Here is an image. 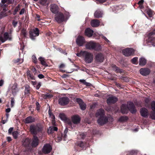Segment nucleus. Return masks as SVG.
<instances>
[{
  "mask_svg": "<svg viewBox=\"0 0 155 155\" xmlns=\"http://www.w3.org/2000/svg\"><path fill=\"white\" fill-rule=\"evenodd\" d=\"M86 48L90 50L100 51L102 49L101 46L98 43L91 41L87 43L85 45Z\"/></svg>",
  "mask_w": 155,
  "mask_h": 155,
  "instance_id": "nucleus-1",
  "label": "nucleus"
},
{
  "mask_svg": "<svg viewBox=\"0 0 155 155\" xmlns=\"http://www.w3.org/2000/svg\"><path fill=\"white\" fill-rule=\"evenodd\" d=\"M43 128V126L40 124L32 125L30 127V131L32 134L35 135L38 133L41 132Z\"/></svg>",
  "mask_w": 155,
  "mask_h": 155,
  "instance_id": "nucleus-2",
  "label": "nucleus"
},
{
  "mask_svg": "<svg viewBox=\"0 0 155 155\" xmlns=\"http://www.w3.org/2000/svg\"><path fill=\"white\" fill-rule=\"evenodd\" d=\"M68 19V17H65L63 14L61 12H59L55 15L54 19L58 23L66 21Z\"/></svg>",
  "mask_w": 155,
  "mask_h": 155,
  "instance_id": "nucleus-3",
  "label": "nucleus"
},
{
  "mask_svg": "<svg viewBox=\"0 0 155 155\" xmlns=\"http://www.w3.org/2000/svg\"><path fill=\"white\" fill-rule=\"evenodd\" d=\"M84 60L87 63H90L93 60V55L91 52L84 51V52L83 57Z\"/></svg>",
  "mask_w": 155,
  "mask_h": 155,
  "instance_id": "nucleus-4",
  "label": "nucleus"
},
{
  "mask_svg": "<svg viewBox=\"0 0 155 155\" xmlns=\"http://www.w3.org/2000/svg\"><path fill=\"white\" fill-rule=\"evenodd\" d=\"M39 35V29L35 28L33 29H30L29 31V38L32 40H35L36 37Z\"/></svg>",
  "mask_w": 155,
  "mask_h": 155,
  "instance_id": "nucleus-5",
  "label": "nucleus"
},
{
  "mask_svg": "<svg viewBox=\"0 0 155 155\" xmlns=\"http://www.w3.org/2000/svg\"><path fill=\"white\" fill-rule=\"evenodd\" d=\"M135 51V50L132 48H127L122 50L123 54L127 57L134 55Z\"/></svg>",
  "mask_w": 155,
  "mask_h": 155,
  "instance_id": "nucleus-6",
  "label": "nucleus"
},
{
  "mask_svg": "<svg viewBox=\"0 0 155 155\" xmlns=\"http://www.w3.org/2000/svg\"><path fill=\"white\" fill-rule=\"evenodd\" d=\"M3 36L4 38L2 37H0V41L2 43H4L7 40L9 41L12 40V36L11 34H9L8 32H5Z\"/></svg>",
  "mask_w": 155,
  "mask_h": 155,
  "instance_id": "nucleus-7",
  "label": "nucleus"
},
{
  "mask_svg": "<svg viewBox=\"0 0 155 155\" xmlns=\"http://www.w3.org/2000/svg\"><path fill=\"white\" fill-rule=\"evenodd\" d=\"M94 59L97 63L102 62L104 59V55L101 53H97L95 55Z\"/></svg>",
  "mask_w": 155,
  "mask_h": 155,
  "instance_id": "nucleus-8",
  "label": "nucleus"
},
{
  "mask_svg": "<svg viewBox=\"0 0 155 155\" xmlns=\"http://www.w3.org/2000/svg\"><path fill=\"white\" fill-rule=\"evenodd\" d=\"M69 102V99L66 97H61L58 100L59 104L61 105H66L68 104Z\"/></svg>",
  "mask_w": 155,
  "mask_h": 155,
  "instance_id": "nucleus-9",
  "label": "nucleus"
},
{
  "mask_svg": "<svg viewBox=\"0 0 155 155\" xmlns=\"http://www.w3.org/2000/svg\"><path fill=\"white\" fill-rule=\"evenodd\" d=\"M127 108L132 114H135L137 110L133 102H128L127 103Z\"/></svg>",
  "mask_w": 155,
  "mask_h": 155,
  "instance_id": "nucleus-10",
  "label": "nucleus"
},
{
  "mask_svg": "<svg viewBox=\"0 0 155 155\" xmlns=\"http://www.w3.org/2000/svg\"><path fill=\"white\" fill-rule=\"evenodd\" d=\"M108 119L105 116L102 117H99L97 121L98 124L100 125H103L106 124L108 122Z\"/></svg>",
  "mask_w": 155,
  "mask_h": 155,
  "instance_id": "nucleus-11",
  "label": "nucleus"
},
{
  "mask_svg": "<svg viewBox=\"0 0 155 155\" xmlns=\"http://www.w3.org/2000/svg\"><path fill=\"white\" fill-rule=\"evenodd\" d=\"M52 149L51 146L49 144H47L43 146L42 151L44 154H48L51 151Z\"/></svg>",
  "mask_w": 155,
  "mask_h": 155,
  "instance_id": "nucleus-12",
  "label": "nucleus"
},
{
  "mask_svg": "<svg viewBox=\"0 0 155 155\" xmlns=\"http://www.w3.org/2000/svg\"><path fill=\"white\" fill-rule=\"evenodd\" d=\"M76 42L78 46H81L85 43V40L83 37L79 35L76 40Z\"/></svg>",
  "mask_w": 155,
  "mask_h": 155,
  "instance_id": "nucleus-13",
  "label": "nucleus"
},
{
  "mask_svg": "<svg viewBox=\"0 0 155 155\" xmlns=\"http://www.w3.org/2000/svg\"><path fill=\"white\" fill-rule=\"evenodd\" d=\"M118 101L117 98L115 96L109 97L107 100V103L108 104H111L115 103Z\"/></svg>",
  "mask_w": 155,
  "mask_h": 155,
  "instance_id": "nucleus-14",
  "label": "nucleus"
},
{
  "mask_svg": "<svg viewBox=\"0 0 155 155\" xmlns=\"http://www.w3.org/2000/svg\"><path fill=\"white\" fill-rule=\"evenodd\" d=\"M140 72L141 75L146 76L149 74L150 73V70L147 68H143L140 69Z\"/></svg>",
  "mask_w": 155,
  "mask_h": 155,
  "instance_id": "nucleus-15",
  "label": "nucleus"
},
{
  "mask_svg": "<svg viewBox=\"0 0 155 155\" xmlns=\"http://www.w3.org/2000/svg\"><path fill=\"white\" fill-rule=\"evenodd\" d=\"M76 100L77 102L79 104L81 109L82 110H85L86 105L82 100L80 98H77L76 99Z\"/></svg>",
  "mask_w": 155,
  "mask_h": 155,
  "instance_id": "nucleus-16",
  "label": "nucleus"
},
{
  "mask_svg": "<svg viewBox=\"0 0 155 155\" xmlns=\"http://www.w3.org/2000/svg\"><path fill=\"white\" fill-rule=\"evenodd\" d=\"M72 121L74 124H77L80 123L81 118L78 115H75L72 117Z\"/></svg>",
  "mask_w": 155,
  "mask_h": 155,
  "instance_id": "nucleus-17",
  "label": "nucleus"
},
{
  "mask_svg": "<svg viewBox=\"0 0 155 155\" xmlns=\"http://www.w3.org/2000/svg\"><path fill=\"white\" fill-rule=\"evenodd\" d=\"M94 31L89 28H87L85 30V35L88 37H91L93 35Z\"/></svg>",
  "mask_w": 155,
  "mask_h": 155,
  "instance_id": "nucleus-18",
  "label": "nucleus"
},
{
  "mask_svg": "<svg viewBox=\"0 0 155 155\" xmlns=\"http://www.w3.org/2000/svg\"><path fill=\"white\" fill-rule=\"evenodd\" d=\"M104 110L102 109L98 110L95 114V116L97 117H101L105 116Z\"/></svg>",
  "mask_w": 155,
  "mask_h": 155,
  "instance_id": "nucleus-19",
  "label": "nucleus"
},
{
  "mask_svg": "<svg viewBox=\"0 0 155 155\" xmlns=\"http://www.w3.org/2000/svg\"><path fill=\"white\" fill-rule=\"evenodd\" d=\"M100 22L98 20L94 19L91 22V26L93 27H97L100 25Z\"/></svg>",
  "mask_w": 155,
  "mask_h": 155,
  "instance_id": "nucleus-20",
  "label": "nucleus"
},
{
  "mask_svg": "<svg viewBox=\"0 0 155 155\" xmlns=\"http://www.w3.org/2000/svg\"><path fill=\"white\" fill-rule=\"evenodd\" d=\"M140 113L141 115L145 117H147L148 113L147 110L145 108H142L140 109Z\"/></svg>",
  "mask_w": 155,
  "mask_h": 155,
  "instance_id": "nucleus-21",
  "label": "nucleus"
},
{
  "mask_svg": "<svg viewBox=\"0 0 155 155\" xmlns=\"http://www.w3.org/2000/svg\"><path fill=\"white\" fill-rule=\"evenodd\" d=\"M31 140L28 138L23 140L22 141V145L25 147H29L30 145Z\"/></svg>",
  "mask_w": 155,
  "mask_h": 155,
  "instance_id": "nucleus-22",
  "label": "nucleus"
},
{
  "mask_svg": "<svg viewBox=\"0 0 155 155\" xmlns=\"http://www.w3.org/2000/svg\"><path fill=\"white\" fill-rule=\"evenodd\" d=\"M50 10L52 12L56 14L58 11V7L55 5H51Z\"/></svg>",
  "mask_w": 155,
  "mask_h": 155,
  "instance_id": "nucleus-23",
  "label": "nucleus"
},
{
  "mask_svg": "<svg viewBox=\"0 0 155 155\" xmlns=\"http://www.w3.org/2000/svg\"><path fill=\"white\" fill-rule=\"evenodd\" d=\"M38 144V137L36 136H34V139L31 143L32 147H35L37 146Z\"/></svg>",
  "mask_w": 155,
  "mask_h": 155,
  "instance_id": "nucleus-24",
  "label": "nucleus"
},
{
  "mask_svg": "<svg viewBox=\"0 0 155 155\" xmlns=\"http://www.w3.org/2000/svg\"><path fill=\"white\" fill-rule=\"evenodd\" d=\"M58 128L56 127H50L48 130V133L49 134H51L54 133V131H57Z\"/></svg>",
  "mask_w": 155,
  "mask_h": 155,
  "instance_id": "nucleus-25",
  "label": "nucleus"
},
{
  "mask_svg": "<svg viewBox=\"0 0 155 155\" xmlns=\"http://www.w3.org/2000/svg\"><path fill=\"white\" fill-rule=\"evenodd\" d=\"M102 12L99 10H97L94 13V16L95 18H99L102 16Z\"/></svg>",
  "mask_w": 155,
  "mask_h": 155,
  "instance_id": "nucleus-26",
  "label": "nucleus"
},
{
  "mask_svg": "<svg viewBox=\"0 0 155 155\" xmlns=\"http://www.w3.org/2000/svg\"><path fill=\"white\" fill-rule=\"evenodd\" d=\"M35 119L33 117L29 116L27 117L25 119V122L27 124H29L34 122Z\"/></svg>",
  "mask_w": 155,
  "mask_h": 155,
  "instance_id": "nucleus-27",
  "label": "nucleus"
},
{
  "mask_svg": "<svg viewBox=\"0 0 155 155\" xmlns=\"http://www.w3.org/2000/svg\"><path fill=\"white\" fill-rule=\"evenodd\" d=\"M121 111L123 114H126L127 113L128 110L125 104H122L121 107Z\"/></svg>",
  "mask_w": 155,
  "mask_h": 155,
  "instance_id": "nucleus-28",
  "label": "nucleus"
},
{
  "mask_svg": "<svg viewBox=\"0 0 155 155\" xmlns=\"http://www.w3.org/2000/svg\"><path fill=\"white\" fill-rule=\"evenodd\" d=\"M147 63V61L145 58H141L139 59V64L141 66L145 65Z\"/></svg>",
  "mask_w": 155,
  "mask_h": 155,
  "instance_id": "nucleus-29",
  "label": "nucleus"
},
{
  "mask_svg": "<svg viewBox=\"0 0 155 155\" xmlns=\"http://www.w3.org/2000/svg\"><path fill=\"white\" fill-rule=\"evenodd\" d=\"M26 74L28 79L30 78L31 80H35V77L31 74V71L28 69L27 71Z\"/></svg>",
  "mask_w": 155,
  "mask_h": 155,
  "instance_id": "nucleus-30",
  "label": "nucleus"
},
{
  "mask_svg": "<svg viewBox=\"0 0 155 155\" xmlns=\"http://www.w3.org/2000/svg\"><path fill=\"white\" fill-rule=\"evenodd\" d=\"M113 70L117 72L122 73L123 72V70L119 68L118 67L116 66L115 65H113L111 67Z\"/></svg>",
  "mask_w": 155,
  "mask_h": 155,
  "instance_id": "nucleus-31",
  "label": "nucleus"
},
{
  "mask_svg": "<svg viewBox=\"0 0 155 155\" xmlns=\"http://www.w3.org/2000/svg\"><path fill=\"white\" fill-rule=\"evenodd\" d=\"M38 59L40 61L42 65L46 67L48 66V65L47 64L45 61V59L44 58L40 57Z\"/></svg>",
  "mask_w": 155,
  "mask_h": 155,
  "instance_id": "nucleus-32",
  "label": "nucleus"
},
{
  "mask_svg": "<svg viewBox=\"0 0 155 155\" xmlns=\"http://www.w3.org/2000/svg\"><path fill=\"white\" fill-rule=\"evenodd\" d=\"M30 90V87L29 85H26L25 86V94H28Z\"/></svg>",
  "mask_w": 155,
  "mask_h": 155,
  "instance_id": "nucleus-33",
  "label": "nucleus"
},
{
  "mask_svg": "<svg viewBox=\"0 0 155 155\" xmlns=\"http://www.w3.org/2000/svg\"><path fill=\"white\" fill-rule=\"evenodd\" d=\"M78 146L83 149H84L86 148V144L85 142L82 141H80L78 144Z\"/></svg>",
  "mask_w": 155,
  "mask_h": 155,
  "instance_id": "nucleus-34",
  "label": "nucleus"
},
{
  "mask_svg": "<svg viewBox=\"0 0 155 155\" xmlns=\"http://www.w3.org/2000/svg\"><path fill=\"white\" fill-rule=\"evenodd\" d=\"M128 119V118L127 117L124 116H121L119 119L118 120L120 122H125Z\"/></svg>",
  "mask_w": 155,
  "mask_h": 155,
  "instance_id": "nucleus-35",
  "label": "nucleus"
},
{
  "mask_svg": "<svg viewBox=\"0 0 155 155\" xmlns=\"http://www.w3.org/2000/svg\"><path fill=\"white\" fill-rule=\"evenodd\" d=\"M148 43H153L155 42V37L152 36L151 37H148V38L147 40Z\"/></svg>",
  "mask_w": 155,
  "mask_h": 155,
  "instance_id": "nucleus-36",
  "label": "nucleus"
},
{
  "mask_svg": "<svg viewBox=\"0 0 155 155\" xmlns=\"http://www.w3.org/2000/svg\"><path fill=\"white\" fill-rule=\"evenodd\" d=\"M42 96L45 99L50 98L53 97V95L51 94L47 93L46 94H42Z\"/></svg>",
  "mask_w": 155,
  "mask_h": 155,
  "instance_id": "nucleus-37",
  "label": "nucleus"
},
{
  "mask_svg": "<svg viewBox=\"0 0 155 155\" xmlns=\"http://www.w3.org/2000/svg\"><path fill=\"white\" fill-rule=\"evenodd\" d=\"M39 3L42 5H46L47 4V0H39Z\"/></svg>",
  "mask_w": 155,
  "mask_h": 155,
  "instance_id": "nucleus-38",
  "label": "nucleus"
},
{
  "mask_svg": "<svg viewBox=\"0 0 155 155\" xmlns=\"http://www.w3.org/2000/svg\"><path fill=\"white\" fill-rule=\"evenodd\" d=\"M59 117L62 120H66L67 118L65 115L64 114H60L59 115Z\"/></svg>",
  "mask_w": 155,
  "mask_h": 155,
  "instance_id": "nucleus-39",
  "label": "nucleus"
},
{
  "mask_svg": "<svg viewBox=\"0 0 155 155\" xmlns=\"http://www.w3.org/2000/svg\"><path fill=\"white\" fill-rule=\"evenodd\" d=\"M18 91L17 86V84L14 85L12 88V91L13 92H15Z\"/></svg>",
  "mask_w": 155,
  "mask_h": 155,
  "instance_id": "nucleus-40",
  "label": "nucleus"
},
{
  "mask_svg": "<svg viewBox=\"0 0 155 155\" xmlns=\"http://www.w3.org/2000/svg\"><path fill=\"white\" fill-rule=\"evenodd\" d=\"M18 134V133L17 131H14L12 133V135L15 139H16L17 138Z\"/></svg>",
  "mask_w": 155,
  "mask_h": 155,
  "instance_id": "nucleus-41",
  "label": "nucleus"
},
{
  "mask_svg": "<svg viewBox=\"0 0 155 155\" xmlns=\"http://www.w3.org/2000/svg\"><path fill=\"white\" fill-rule=\"evenodd\" d=\"M151 109L153 111H155V101H153L151 103Z\"/></svg>",
  "mask_w": 155,
  "mask_h": 155,
  "instance_id": "nucleus-42",
  "label": "nucleus"
},
{
  "mask_svg": "<svg viewBox=\"0 0 155 155\" xmlns=\"http://www.w3.org/2000/svg\"><path fill=\"white\" fill-rule=\"evenodd\" d=\"M48 114L49 116L51 117V118L54 120L55 119V117L54 115L51 112L50 110L49 109L48 110Z\"/></svg>",
  "mask_w": 155,
  "mask_h": 155,
  "instance_id": "nucleus-43",
  "label": "nucleus"
},
{
  "mask_svg": "<svg viewBox=\"0 0 155 155\" xmlns=\"http://www.w3.org/2000/svg\"><path fill=\"white\" fill-rule=\"evenodd\" d=\"M21 34L23 35L24 37H26L27 35V32L26 29H23L21 30Z\"/></svg>",
  "mask_w": 155,
  "mask_h": 155,
  "instance_id": "nucleus-44",
  "label": "nucleus"
},
{
  "mask_svg": "<svg viewBox=\"0 0 155 155\" xmlns=\"http://www.w3.org/2000/svg\"><path fill=\"white\" fill-rule=\"evenodd\" d=\"M20 5H18L16 7L14 10V12L15 13L13 14L14 15L16 14V13L20 9Z\"/></svg>",
  "mask_w": 155,
  "mask_h": 155,
  "instance_id": "nucleus-45",
  "label": "nucleus"
},
{
  "mask_svg": "<svg viewBox=\"0 0 155 155\" xmlns=\"http://www.w3.org/2000/svg\"><path fill=\"white\" fill-rule=\"evenodd\" d=\"M150 117L152 119L155 120V111H153L151 112Z\"/></svg>",
  "mask_w": 155,
  "mask_h": 155,
  "instance_id": "nucleus-46",
  "label": "nucleus"
},
{
  "mask_svg": "<svg viewBox=\"0 0 155 155\" xmlns=\"http://www.w3.org/2000/svg\"><path fill=\"white\" fill-rule=\"evenodd\" d=\"M147 14L150 17H151L152 16V12L150 9H148L147 11Z\"/></svg>",
  "mask_w": 155,
  "mask_h": 155,
  "instance_id": "nucleus-47",
  "label": "nucleus"
},
{
  "mask_svg": "<svg viewBox=\"0 0 155 155\" xmlns=\"http://www.w3.org/2000/svg\"><path fill=\"white\" fill-rule=\"evenodd\" d=\"M138 59V58L134 57L131 60V61L132 63L134 64H136V62Z\"/></svg>",
  "mask_w": 155,
  "mask_h": 155,
  "instance_id": "nucleus-48",
  "label": "nucleus"
},
{
  "mask_svg": "<svg viewBox=\"0 0 155 155\" xmlns=\"http://www.w3.org/2000/svg\"><path fill=\"white\" fill-rule=\"evenodd\" d=\"M84 52V51H81L80 53H77L76 54V55L78 57H81L82 56L83 57V54Z\"/></svg>",
  "mask_w": 155,
  "mask_h": 155,
  "instance_id": "nucleus-49",
  "label": "nucleus"
},
{
  "mask_svg": "<svg viewBox=\"0 0 155 155\" xmlns=\"http://www.w3.org/2000/svg\"><path fill=\"white\" fill-rule=\"evenodd\" d=\"M11 107H13L15 103L14 99L13 97H11Z\"/></svg>",
  "mask_w": 155,
  "mask_h": 155,
  "instance_id": "nucleus-50",
  "label": "nucleus"
},
{
  "mask_svg": "<svg viewBox=\"0 0 155 155\" xmlns=\"http://www.w3.org/2000/svg\"><path fill=\"white\" fill-rule=\"evenodd\" d=\"M155 34V29L154 30V31H153L151 32L150 33H149L148 35V37H151L153 35Z\"/></svg>",
  "mask_w": 155,
  "mask_h": 155,
  "instance_id": "nucleus-51",
  "label": "nucleus"
},
{
  "mask_svg": "<svg viewBox=\"0 0 155 155\" xmlns=\"http://www.w3.org/2000/svg\"><path fill=\"white\" fill-rule=\"evenodd\" d=\"M18 21L15 20H13L12 22V25L14 27H15L18 24Z\"/></svg>",
  "mask_w": 155,
  "mask_h": 155,
  "instance_id": "nucleus-52",
  "label": "nucleus"
},
{
  "mask_svg": "<svg viewBox=\"0 0 155 155\" xmlns=\"http://www.w3.org/2000/svg\"><path fill=\"white\" fill-rule=\"evenodd\" d=\"M32 58L34 62L36 63L37 62V60L35 56L33 55L32 56Z\"/></svg>",
  "mask_w": 155,
  "mask_h": 155,
  "instance_id": "nucleus-53",
  "label": "nucleus"
},
{
  "mask_svg": "<svg viewBox=\"0 0 155 155\" xmlns=\"http://www.w3.org/2000/svg\"><path fill=\"white\" fill-rule=\"evenodd\" d=\"M0 14L1 15H2V16L3 18L7 16H8V15L7 14V13H5V12H1Z\"/></svg>",
  "mask_w": 155,
  "mask_h": 155,
  "instance_id": "nucleus-54",
  "label": "nucleus"
},
{
  "mask_svg": "<svg viewBox=\"0 0 155 155\" xmlns=\"http://www.w3.org/2000/svg\"><path fill=\"white\" fill-rule=\"evenodd\" d=\"M62 135L61 134L60 135H59L57 137L58 140L59 141L61 140L62 139Z\"/></svg>",
  "mask_w": 155,
  "mask_h": 155,
  "instance_id": "nucleus-55",
  "label": "nucleus"
},
{
  "mask_svg": "<svg viewBox=\"0 0 155 155\" xmlns=\"http://www.w3.org/2000/svg\"><path fill=\"white\" fill-rule=\"evenodd\" d=\"M31 70L34 73L35 75L36 73V70L35 68V67H32Z\"/></svg>",
  "mask_w": 155,
  "mask_h": 155,
  "instance_id": "nucleus-56",
  "label": "nucleus"
},
{
  "mask_svg": "<svg viewBox=\"0 0 155 155\" xmlns=\"http://www.w3.org/2000/svg\"><path fill=\"white\" fill-rule=\"evenodd\" d=\"M25 12V9L24 8L22 9L19 12V14L21 15L24 14Z\"/></svg>",
  "mask_w": 155,
  "mask_h": 155,
  "instance_id": "nucleus-57",
  "label": "nucleus"
},
{
  "mask_svg": "<svg viewBox=\"0 0 155 155\" xmlns=\"http://www.w3.org/2000/svg\"><path fill=\"white\" fill-rule=\"evenodd\" d=\"M80 136L82 139H84V138L85 135L84 133H82L80 134Z\"/></svg>",
  "mask_w": 155,
  "mask_h": 155,
  "instance_id": "nucleus-58",
  "label": "nucleus"
},
{
  "mask_svg": "<svg viewBox=\"0 0 155 155\" xmlns=\"http://www.w3.org/2000/svg\"><path fill=\"white\" fill-rule=\"evenodd\" d=\"M36 105L37 107V109L38 110H39L40 105L38 102H36Z\"/></svg>",
  "mask_w": 155,
  "mask_h": 155,
  "instance_id": "nucleus-59",
  "label": "nucleus"
},
{
  "mask_svg": "<svg viewBox=\"0 0 155 155\" xmlns=\"http://www.w3.org/2000/svg\"><path fill=\"white\" fill-rule=\"evenodd\" d=\"M41 86V84L40 82H39L37 85L36 86V89L37 90Z\"/></svg>",
  "mask_w": 155,
  "mask_h": 155,
  "instance_id": "nucleus-60",
  "label": "nucleus"
},
{
  "mask_svg": "<svg viewBox=\"0 0 155 155\" xmlns=\"http://www.w3.org/2000/svg\"><path fill=\"white\" fill-rule=\"evenodd\" d=\"M13 129V127H10L8 130V133L9 134H11Z\"/></svg>",
  "mask_w": 155,
  "mask_h": 155,
  "instance_id": "nucleus-61",
  "label": "nucleus"
},
{
  "mask_svg": "<svg viewBox=\"0 0 155 155\" xmlns=\"http://www.w3.org/2000/svg\"><path fill=\"white\" fill-rule=\"evenodd\" d=\"M67 124H68L71 127L73 128L72 125V123L70 120H69L67 121Z\"/></svg>",
  "mask_w": 155,
  "mask_h": 155,
  "instance_id": "nucleus-62",
  "label": "nucleus"
},
{
  "mask_svg": "<svg viewBox=\"0 0 155 155\" xmlns=\"http://www.w3.org/2000/svg\"><path fill=\"white\" fill-rule=\"evenodd\" d=\"M38 77L40 79H42L44 78L45 77L42 74H39L38 75Z\"/></svg>",
  "mask_w": 155,
  "mask_h": 155,
  "instance_id": "nucleus-63",
  "label": "nucleus"
},
{
  "mask_svg": "<svg viewBox=\"0 0 155 155\" xmlns=\"http://www.w3.org/2000/svg\"><path fill=\"white\" fill-rule=\"evenodd\" d=\"M68 130L67 128H66L64 130V134H64V137L65 138L66 137V136H67V135H66V134L68 132Z\"/></svg>",
  "mask_w": 155,
  "mask_h": 155,
  "instance_id": "nucleus-64",
  "label": "nucleus"
}]
</instances>
